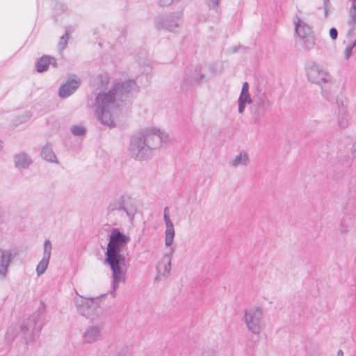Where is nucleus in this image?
Here are the masks:
<instances>
[{"instance_id": "f257e3e1", "label": "nucleus", "mask_w": 356, "mask_h": 356, "mask_svg": "<svg viewBox=\"0 0 356 356\" xmlns=\"http://www.w3.org/2000/svg\"><path fill=\"white\" fill-rule=\"evenodd\" d=\"M139 91L134 79L113 84V127H124L127 123L129 105L133 97Z\"/></svg>"}, {"instance_id": "f03ea898", "label": "nucleus", "mask_w": 356, "mask_h": 356, "mask_svg": "<svg viewBox=\"0 0 356 356\" xmlns=\"http://www.w3.org/2000/svg\"><path fill=\"white\" fill-rule=\"evenodd\" d=\"M100 90L106 92H100L95 98L94 107L95 113L98 121L108 127L111 126V89L108 88L109 76L107 74H101L98 76Z\"/></svg>"}, {"instance_id": "7ed1b4c3", "label": "nucleus", "mask_w": 356, "mask_h": 356, "mask_svg": "<svg viewBox=\"0 0 356 356\" xmlns=\"http://www.w3.org/2000/svg\"><path fill=\"white\" fill-rule=\"evenodd\" d=\"M104 298L105 296L90 298L76 294L74 302L77 313L90 320L97 318L106 306Z\"/></svg>"}, {"instance_id": "20e7f679", "label": "nucleus", "mask_w": 356, "mask_h": 356, "mask_svg": "<svg viewBox=\"0 0 356 356\" xmlns=\"http://www.w3.org/2000/svg\"><path fill=\"white\" fill-rule=\"evenodd\" d=\"M136 213V201L130 195L124 194L115 197L113 202V224H122L127 219L133 222Z\"/></svg>"}, {"instance_id": "39448f33", "label": "nucleus", "mask_w": 356, "mask_h": 356, "mask_svg": "<svg viewBox=\"0 0 356 356\" xmlns=\"http://www.w3.org/2000/svg\"><path fill=\"white\" fill-rule=\"evenodd\" d=\"M306 70L309 81L320 86L323 96L330 101V90L332 85V76L315 63L308 65Z\"/></svg>"}, {"instance_id": "423d86ee", "label": "nucleus", "mask_w": 356, "mask_h": 356, "mask_svg": "<svg viewBox=\"0 0 356 356\" xmlns=\"http://www.w3.org/2000/svg\"><path fill=\"white\" fill-rule=\"evenodd\" d=\"M146 143L151 147L152 154L162 147L163 143L168 144L171 139L168 132L156 127H147L140 129Z\"/></svg>"}, {"instance_id": "0eeeda50", "label": "nucleus", "mask_w": 356, "mask_h": 356, "mask_svg": "<svg viewBox=\"0 0 356 356\" xmlns=\"http://www.w3.org/2000/svg\"><path fill=\"white\" fill-rule=\"evenodd\" d=\"M182 17V11L157 16L154 19V26L158 31L165 29L170 32L177 33L183 24Z\"/></svg>"}, {"instance_id": "6e6552de", "label": "nucleus", "mask_w": 356, "mask_h": 356, "mask_svg": "<svg viewBox=\"0 0 356 356\" xmlns=\"http://www.w3.org/2000/svg\"><path fill=\"white\" fill-rule=\"evenodd\" d=\"M263 315V309L258 305L251 306L244 311L243 321L250 332L253 334L261 332Z\"/></svg>"}, {"instance_id": "1a4fd4ad", "label": "nucleus", "mask_w": 356, "mask_h": 356, "mask_svg": "<svg viewBox=\"0 0 356 356\" xmlns=\"http://www.w3.org/2000/svg\"><path fill=\"white\" fill-rule=\"evenodd\" d=\"M128 149L131 156L152 154L151 147L147 145L140 129L131 136Z\"/></svg>"}, {"instance_id": "9d476101", "label": "nucleus", "mask_w": 356, "mask_h": 356, "mask_svg": "<svg viewBox=\"0 0 356 356\" xmlns=\"http://www.w3.org/2000/svg\"><path fill=\"white\" fill-rule=\"evenodd\" d=\"M127 270L125 257H113V291L115 290L120 283L125 282Z\"/></svg>"}, {"instance_id": "9b49d317", "label": "nucleus", "mask_w": 356, "mask_h": 356, "mask_svg": "<svg viewBox=\"0 0 356 356\" xmlns=\"http://www.w3.org/2000/svg\"><path fill=\"white\" fill-rule=\"evenodd\" d=\"M252 103L255 107L254 114L258 117L263 115L272 106L266 93L259 88H257L254 92Z\"/></svg>"}, {"instance_id": "f8f14e48", "label": "nucleus", "mask_w": 356, "mask_h": 356, "mask_svg": "<svg viewBox=\"0 0 356 356\" xmlns=\"http://www.w3.org/2000/svg\"><path fill=\"white\" fill-rule=\"evenodd\" d=\"M131 238L128 234H124L118 229H113V257L124 256L121 254L127 250V244Z\"/></svg>"}, {"instance_id": "ddd939ff", "label": "nucleus", "mask_w": 356, "mask_h": 356, "mask_svg": "<svg viewBox=\"0 0 356 356\" xmlns=\"http://www.w3.org/2000/svg\"><path fill=\"white\" fill-rule=\"evenodd\" d=\"M205 75L202 72V67L199 65L192 67L187 72L183 79L181 88L186 91L194 84H200L204 79Z\"/></svg>"}, {"instance_id": "4468645a", "label": "nucleus", "mask_w": 356, "mask_h": 356, "mask_svg": "<svg viewBox=\"0 0 356 356\" xmlns=\"http://www.w3.org/2000/svg\"><path fill=\"white\" fill-rule=\"evenodd\" d=\"M13 261V254L9 250L0 247V279H6L9 274V268Z\"/></svg>"}, {"instance_id": "2eb2a0df", "label": "nucleus", "mask_w": 356, "mask_h": 356, "mask_svg": "<svg viewBox=\"0 0 356 356\" xmlns=\"http://www.w3.org/2000/svg\"><path fill=\"white\" fill-rule=\"evenodd\" d=\"M81 81L76 74H72L68 77L67 82L60 86L59 97L66 98L73 94L80 86Z\"/></svg>"}, {"instance_id": "dca6fc26", "label": "nucleus", "mask_w": 356, "mask_h": 356, "mask_svg": "<svg viewBox=\"0 0 356 356\" xmlns=\"http://www.w3.org/2000/svg\"><path fill=\"white\" fill-rule=\"evenodd\" d=\"M51 242L49 240H46L44 242L42 258L39 261L36 267V274L38 277L44 274L47 269L51 257Z\"/></svg>"}, {"instance_id": "f3484780", "label": "nucleus", "mask_w": 356, "mask_h": 356, "mask_svg": "<svg viewBox=\"0 0 356 356\" xmlns=\"http://www.w3.org/2000/svg\"><path fill=\"white\" fill-rule=\"evenodd\" d=\"M156 280H159L166 278L171 270V257L170 255H164L158 262L156 266Z\"/></svg>"}, {"instance_id": "a211bd4d", "label": "nucleus", "mask_w": 356, "mask_h": 356, "mask_svg": "<svg viewBox=\"0 0 356 356\" xmlns=\"http://www.w3.org/2000/svg\"><path fill=\"white\" fill-rule=\"evenodd\" d=\"M163 220L165 225V245L167 247H170L174 243L175 232L167 208L164 210Z\"/></svg>"}, {"instance_id": "6ab92c4d", "label": "nucleus", "mask_w": 356, "mask_h": 356, "mask_svg": "<svg viewBox=\"0 0 356 356\" xmlns=\"http://www.w3.org/2000/svg\"><path fill=\"white\" fill-rule=\"evenodd\" d=\"M49 65H52L54 67H57L56 59L50 56H43L38 59L36 63L37 72H43L48 69Z\"/></svg>"}, {"instance_id": "aec40b11", "label": "nucleus", "mask_w": 356, "mask_h": 356, "mask_svg": "<svg viewBox=\"0 0 356 356\" xmlns=\"http://www.w3.org/2000/svg\"><path fill=\"white\" fill-rule=\"evenodd\" d=\"M100 339L99 328L95 326L89 327L83 335L84 343H92Z\"/></svg>"}, {"instance_id": "412c9836", "label": "nucleus", "mask_w": 356, "mask_h": 356, "mask_svg": "<svg viewBox=\"0 0 356 356\" xmlns=\"http://www.w3.org/2000/svg\"><path fill=\"white\" fill-rule=\"evenodd\" d=\"M295 33L300 38L312 35L311 27L300 19H298V21L295 23Z\"/></svg>"}, {"instance_id": "4be33fe9", "label": "nucleus", "mask_w": 356, "mask_h": 356, "mask_svg": "<svg viewBox=\"0 0 356 356\" xmlns=\"http://www.w3.org/2000/svg\"><path fill=\"white\" fill-rule=\"evenodd\" d=\"M348 115L346 109L344 107L339 108L338 117L339 127L341 129H344L348 126Z\"/></svg>"}, {"instance_id": "5701e85b", "label": "nucleus", "mask_w": 356, "mask_h": 356, "mask_svg": "<svg viewBox=\"0 0 356 356\" xmlns=\"http://www.w3.org/2000/svg\"><path fill=\"white\" fill-rule=\"evenodd\" d=\"M72 31V28L71 26H67L65 29V35H62L60 38V40L58 44V49L60 51H63L67 45L68 39H69V33Z\"/></svg>"}, {"instance_id": "b1692460", "label": "nucleus", "mask_w": 356, "mask_h": 356, "mask_svg": "<svg viewBox=\"0 0 356 356\" xmlns=\"http://www.w3.org/2000/svg\"><path fill=\"white\" fill-rule=\"evenodd\" d=\"M14 163L18 169H24L29 167L32 161L29 157H15Z\"/></svg>"}, {"instance_id": "393cba45", "label": "nucleus", "mask_w": 356, "mask_h": 356, "mask_svg": "<svg viewBox=\"0 0 356 356\" xmlns=\"http://www.w3.org/2000/svg\"><path fill=\"white\" fill-rule=\"evenodd\" d=\"M300 40L302 46L305 49L310 50L314 47L315 40L313 35L304 36L300 38Z\"/></svg>"}, {"instance_id": "a878e982", "label": "nucleus", "mask_w": 356, "mask_h": 356, "mask_svg": "<svg viewBox=\"0 0 356 356\" xmlns=\"http://www.w3.org/2000/svg\"><path fill=\"white\" fill-rule=\"evenodd\" d=\"M71 132L75 136H81L85 134L86 129L81 124H76L71 127Z\"/></svg>"}, {"instance_id": "bb28decb", "label": "nucleus", "mask_w": 356, "mask_h": 356, "mask_svg": "<svg viewBox=\"0 0 356 356\" xmlns=\"http://www.w3.org/2000/svg\"><path fill=\"white\" fill-rule=\"evenodd\" d=\"M248 157H234L230 163L234 167H239L245 165L248 163Z\"/></svg>"}, {"instance_id": "cd10ccee", "label": "nucleus", "mask_w": 356, "mask_h": 356, "mask_svg": "<svg viewBox=\"0 0 356 356\" xmlns=\"http://www.w3.org/2000/svg\"><path fill=\"white\" fill-rule=\"evenodd\" d=\"M41 156H55L52 145L46 143L42 148Z\"/></svg>"}, {"instance_id": "c85d7f7f", "label": "nucleus", "mask_w": 356, "mask_h": 356, "mask_svg": "<svg viewBox=\"0 0 356 356\" xmlns=\"http://www.w3.org/2000/svg\"><path fill=\"white\" fill-rule=\"evenodd\" d=\"M117 33L115 35H118L117 40L119 43H122L125 41L126 38V29L125 27H122L120 29H118L115 30Z\"/></svg>"}, {"instance_id": "c756f323", "label": "nucleus", "mask_w": 356, "mask_h": 356, "mask_svg": "<svg viewBox=\"0 0 356 356\" xmlns=\"http://www.w3.org/2000/svg\"><path fill=\"white\" fill-rule=\"evenodd\" d=\"M104 264H108L111 267V235H109V241L106 250V259Z\"/></svg>"}, {"instance_id": "7c9ffc66", "label": "nucleus", "mask_w": 356, "mask_h": 356, "mask_svg": "<svg viewBox=\"0 0 356 356\" xmlns=\"http://www.w3.org/2000/svg\"><path fill=\"white\" fill-rule=\"evenodd\" d=\"M238 102H242L247 104L252 103V99L249 94L241 93Z\"/></svg>"}, {"instance_id": "2f4dec72", "label": "nucleus", "mask_w": 356, "mask_h": 356, "mask_svg": "<svg viewBox=\"0 0 356 356\" xmlns=\"http://www.w3.org/2000/svg\"><path fill=\"white\" fill-rule=\"evenodd\" d=\"M179 0H158V4L161 7L170 6L172 3L179 1Z\"/></svg>"}, {"instance_id": "473e14b6", "label": "nucleus", "mask_w": 356, "mask_h": 356, "mask_svg": "<svg viewBox=\"0 0 356 356\" xmlns=\"http://www.w3.org/2000/svg\"><path fill=\"white\" fill-rule=\"evenodd\" d=\"M206 1V3L207 4V6L210 8H213V9H215L218 7V1L219 0H205Z\"/></svg>"}, {"instance_id": "72a5a7b5", "label": "nucleus", "mask_w": 356, "mask_h": 356, "mask_svg": "<svg viewBox=\"0 0 356 356\" xmlns=\"http://www.w3.org/2000/svg\"><path fill=\"white\" fill-rule=\"evenodd\" d=\"M353 46H348L346 49H345V51H344V58L348 60L350 56L352 55L353 54Z\"/></svg>"}, {"instance_id": "f704fd0d", "label": "nucleus", "mask_w": 356, "mask_h": 356, "mask_svg": "<svg viewBox=\"0 0 356 356\" xmlns=\"http://www.w3.org/2000/svg\"><path fill=\"white\" fill-rule=\"evenodd\" d=\"M329 34L330 38L333 40H335L338 36V31L335 28L332 27L330 29Z\"/></svg>"}, {"instance_id": "c9c22d12", "label": "nucleus", "mask_w": 356, "mask_h": 356, "mask_svg": "<svg viewBox=\"0 0 356 356\" xmlns=\"http://www.w3.org/2000/svg\"><path fill=\"white\" fill-rule=\"evenodd\" d=\"M31 116V113L30 111H25L24 115H23V118L21 120L19 121V123H22L23 122H25L28 119H29Z\"/></svg>"}, {"instance_id": "e433bc0d", "label": "nucleus", "mask_w": 356, "mask_h": 356, "mask_svg": "<svg viewBox=\"0 0 356 356\" xmlns=\"http://www.w3.org/2000/svg\"><path fill=\"white\" fill-rule=\"evenodd\" d=\"M241 93L249 94V86L247 82L243 83Z\"/></svg>"}, {"instance_id": "4c0bfd02", "label": "nucleus", "mask_w": 356, "mask_h": 356, "mask_svg": "<svg viewBox=\"0 0 356 356\" xmlns=\"http://www.w3.org/2000/svg\"><path fill=\"white\" fill-rule=\"evenodd\" d=\"M247 103H245V102H238V113H243L244 110H245V104Z\"/></svg>"}, {"instance_id": "58836bf2", "label": "nucleus", "mask_w": 356, "mask_h": 356, "mask_svg": "<svg viewBox=\"0 0 356 356\" xmlns=\"http://www.w3.org/2000/svg\"><path fill=\"white\" fill-rule=\"evenodd\" d=\"M58 6L60 7V9L63 10L64 12L68 11V8L66 5L60 3V4H58Z\"/></svg>"}, {"instance_id": "ea45409f", "label": "nucleus", "mask_w": 356, "mask_h": 356, "mask_svg": "<svg viewBox=\"0 0 356 356\" xmlns=\"http://www.w3.org/2000/svg\"><path fill=\"white\" fill-rule=\"evenodd\" d=\"M329 6H330V4H327L326 6H323V7H324V13H325V17L328 15Z\"/></svg>"}, {"instance_id": "a19ab883", "label": "nucleus", "mask_w": 356, "mask_h": 356, "mask_svg": "<svg viewBox=\"0 0 356 356\" xmlns=\"http://www.w3.org/2000/svg\"><path fill=\"white\" fill-rule=\"evenodd\" d=\"M50 162H52V163H58V161L56 160V157H54L53 159H50L49 160Z\"/></svg>"}, {"instance_id": "79ce46f5", "label": "nucleus", "mask_w": 356, "mask_h": 356, "mask_svg": "<svg viewBox=\"0 0 356 356\" xmlns=\"http://www.w3.org/2000/svg\"><path fill=\"white\" fill-rule=\"evenodd\" d=\"M323 6H326L327 4H330V0H323Z\"/></svg>"}, {"instance_id": "37998d69", "label": "nucleus", "mask_w": 356, "mask_h": 356, "mask_svg": "<svg viewBox=\"0 0 356 356\" xmlns=\"http://www.w3.org/2000/svg\"><path fill=\"white\" fill-rule=\"evenodd\" d=\"M118 356H129L127 353H120L118 355Z\"/></svg>"}, {"instance_id": "c03bdc74", "label": "nucleus", "mask_w": 356, "mask_h": 356, "mask_svg": "<svg viewBox=\"0 0 356 356\" xmlns=\"http://www.w3.org/2000/svg\"><path fill=\"white\" fill-rule=\"evenodd\" d=\"M350 45L353 46V47L354 48L356 46V40Z\"/></svg>"}, {"instance_id": "a18cd8bd", "label": "nucleus", "mask_w": 356, "mask_h": 356, "mask_svg": "<svg viewBox=\"0 0 356 356\" xmlns=\"http://www.w3.org/2000/svg\"><path fill=\"white\" fill-rule=\"evenodd\" d=\"M341 353L342 354V352L341 350L338 352L339 355H341Z\"/></svg>"}, {"instance_id": "49530a36", "label": "nucleus", "mask_w": 356, "mask_h": 356, "mask_svg": "<svg viewBox=\"0 0 356 356\" xmlns=\"http://www.w3.org/2000/svg\"><path fill=\"white\" fill-rule=\"evenodd\" d=\"M341 353L342 354V352L341 350L338 352L339 355H341Z\"/></svg>"}, {"instance_id": "de8ad7c7", "label": "nucleus", "mask_w": 356, "mask_h": 356, "mask_svg": "<svg viewBox=\"0 0 356 356\" xmlns=\"http://www.w3.org/2000/svg\"><path fill=\"white\" fill-rule=\"evenodd\" d=\"M238 156H243V155H242V154H241V153H240ZM243 156H247V155H246V154H244Z\"/></svg>"}]
</instances>
